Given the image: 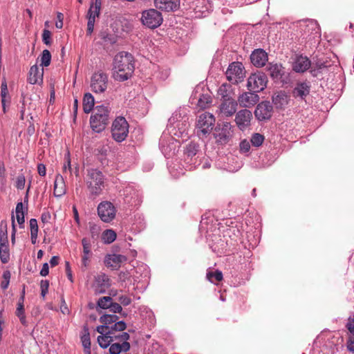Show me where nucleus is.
Returning a JSON list of instances; mask_svg holds the SVG:
<instances>
[{"label":"nucleus","mask_w":354,"mask_h":354,"mask_svg":"<svg viewBox=\"0 0 354 354\" xmlns=\"http://www.w3.org/2000/svg\"><path fill=\"white\" fill-rule=\"evenodd\" d=\"M84 334L81 336V342L84 348H91L90 333L87 326H84Z\"/></svg>","instance_id":"nucleus-39"},{"label":"nucleus","mask_w":354,"mask_h":354,"mask_svg":"<svg viewBox=\"0 0 354 354\" xmlns=\"http://www.w3.org/2000/svg\"><path fill=\"white\" fill-rule=\"evenodd\" d=\"M11 220H12L11 241H12V244H15V243L16 226H15V216H14L13 214L11 216Z\"/></svg>","instance_id":"nucleus-61"},{"label":"nucleus","mask_w":354,"mask_h":354,"mask_svg":"<svg viewBox=\"0 0 354 354\" xmlns=\"http://www.w3.org/2000/svg\"><path fill=\"white\" fill-rule=\"evenodd\" d=\"M211 102L212 100L209 95H203V97H200L198 100V104L200 107L205 109L206 105Z\"/></svg>","instance_id":"nucleus-53"},{"label":"nucleus","mask_w":354,"mask_h":354,"mask_svg":"<svg viewBox=\"0 0 354 354\" xmlns=\"http://www.w3.org/2000/svg\"><path fill=\"white\" fill-rule=\"evenodd\" d=\"M162 21L161 12L156 9L151 8L142 12V24L149 28L153 29L160 26Z\"/></svg>","instance_id":"nucleus-7"},{"label":"nucleus","mask_w":354,"mask_h":354,"mask_svg":"<svg viewBox=\"0 0 354 354\" xmlns=\"http://www.w3.org/2000/svg\"><path fill=\"white\" fill-rule=\"evenodd\" d=\"M157 8L166 12L177 10L180 7V0H154Z\"/></svg>","instance_id":"nucleus-21"},{"label":"nucleus","mask_w":354,"mask_h":354,"mask_svg":"<svg viewBox=\"0 0 354 354\" xmlns=\"http://www.w3.org/2000/svg\"><path fill=\"white\" fill-rule=\"evenodd\" d=\"M259 100L257 92H244L238 97V102L241 107H251L256 104Z\"/></svg>","instance_id":"nucleus-16"},{"label":"nucleus","mask_w":354,"mask_h":354,"mask_svg":"<svg viewBox=\"0 0 354 354\" xmlns=\"http://www.w3.org/2000/svg\"><path fill=\"white\" fill-rule=\"evenodd\" d=\"M109 310L112 313H120L123 317H126L127 315V313L122 311L121 305L117 302H114L113 301L111 302Z\"/></svg>","instance_id":"nucleus-43"},{"label":"nucleus","mask_w":354,"mask_h":354,"mask_svg":"<svg viewBox=\"0 0 354 354\" xmlns=\"http://www.w3.org/2000/svg\"><path fill=\"white\" fill-rule=\"evenodd\" d=\"M10 104V95H8L6 97L1 98V105H2L3 111L4 113H6L7 112L6 106L7 105L9 106Z\"/></svg>","instance_id":"nucleus-62"},{"label":"nucleus","mask_w":354,"mask_h":354,"mask_svg":"<svg viewBox=\"0 0 354 354\" xmlns=\"http://www.w3.org/2000/svg\"><path fill=\"white\" fill-rule=\"evenodd\" d=\"M6 183V167L3 162L0 163V183L5 185Z\"/></svg>","instance_id":"nucleus-55"},{"label":"nucleus","mask_w":354,"mask_h":354,"mask_svg":"<svg viewBox=\"0 0 354 354\" xmlns=\"http://www.w3.org/2000/svg\"><path fill=\"white\" fill-rule=\"evenodd\" d=\"M268 59L267 53L261 48L255 49L250 55L251 62L256 67H262L265 66Z\"/></svg>","instance_id":"nucleus-18"},{"label":"nucleus","mask_w":354,"mask_h":354,"mask_svg":"<svg viewBox=\"0 0 354 354\" xmlns=\"http://www.w3.org/2000/svg\"><path fill=\"white\" fill-rule=\"evenodd\" d=\"M226 88H227V86L225 84H223L219 88L218 91V94L220 95H221L223 100H225V99H227V98H231L230 96L229 95V94L227 93V91Z\"/></svg>","instance_id":"nucleus-56"},{"label":"nucleus","mask_w":354,"mask_h":354,"mask_svg":"<svg viewBox=\"0 0 354 354\" xmlns=\"http://www.w3.org/2000/svg\"><path fill=\"white\" fill-rule=\"evenodd\" d=\"M237 102L232 98H227L223 101L220 106V110L222 114L226 117L233 115L237 109Z\"/></svg>","instance_id":"nucleus-20"},{"label":"nucleus","mask_w":354,"mask_h":354,"mask_svg":"<svg viewBox=\"0 0 354 354\" xmlns=\"http://www.w3.org/2000/svg\"><path fill=\"white\" fill-rule=\"evenodd\" d=\"M41 66H48L51 62V54L48 50H44L41 55Z\"/></svg>","instance_id":"nucleus-42"},{"label":"nucleus","mask_w":354,"mask_h":354,"mask_svg":"<svg viewBox=\"0 0 354 354\" xmlns=\"http://www.w3.org/2000/svg\"><path fill=\"white\" fill-rule=\"evenodd\" d=\"M348 330V339L347 341V348L349 351L354 353V321L346 324Z\"/></svg>","instance_id":"nucleus-33"},{"label":"nucleus","mask_w":354,"mask_h":354,"mask_svg":"<svg viewBox=\"0 0 354 354\" xmlns=\"http://www.w3.org/2000/svg\"><path fill=\"white\" fill-rule=\"evenodd\" d=\"M95 99L93 95L90 93L84 94L83 97V110L86 113H89L92 110H94Z\"/></svg>","instance_id":"nucleus-31"},{"label":"nucleus","mask_w":354,"mask_h":354,"mask_svg":"<svg viewBox=\"0 0 354 354\" xmlns=\"http://www.w3.org/2000/svg\"><path fill=\"white\" fill-rule=\"evenodd\" d=\"M51 215L49 212H44L41 214V220L44 223H48L50 222Z\"/></svg>","instance_id":"nucleus-64"},{"label":"nucleus","mask_w":354,"mask_h":354,"mask_svg":"<svg viewBox=\"0 0 354 354\" xmlns=\"http://www.w3.org/2000/svg\"><path fill=\"white\" fill-rule=\"evenodd\" d=\"M113 341H115L114 335H110L108 333L97 337V342L100 346L103 348H106L108 346H110Z\"/></svg>","instance_id":"nucleus-34"},{"label":"nucleus","mask_w":354,"mask_h":354,"mask_svg":"<svg viewBox=\"0 0 354 354\" xmlns=\"http://www.w3.org/2000/svg\"><path fill=\"white\" fill-rule=\"evenodd\" d=\"M234 127L227 122H223L221 127H216L215 137L221 143H227L233 136Z\"/></svg>","instance_id":"nucleus-14"},{"label":"nucleus","mask_w":354,"mask_h":354,"mask_svg":"<svg viewBox=\"0 0 354 354\" xmlns=\"http://www.w3.org/2000/svg\"><path fill=\"white\" fill-rule=\"evenodd\" d=\"M118 318V315L114 314H104L100 317L99 321L102 324L97 326L96 330L100 333L101 335L106 334L109 324H112Z\"/></svg>","instance_id":"nucleus-19"},{"label":"nucleus","mask_w":354,"mask_h":354,"mask_svg":"<svg viewBox=\"0 0 354 354\" xmlns=\"http://www.w3.org/2000/svg\"><path fill=\"white\" fill-rule=\"evenodd\" d=\"M113 138L118 142L125 140L129 133V124L124 117H118L112 124Z\"/></svg>","instance_id":"nucleus-5"},{"label":"nucleus","mask_w":354,"mask_h":354,"mask_svg":"<svg viewBox=\"0 0 354 354\" xmlns=\"http://www.w3.org/2000/svg\"><path fill=\"white\" fill-rule=\"evenodd\" d=\"M62 171L64 174H67L68 173H69V174L71 175L72 168L69 154H68L67 157L65 158V162L62 167Z\"/></svg>","instance_id":"nucleus-49"},{"label":"nucleus","mask_w":354,"mask_h":354,"mask_svg":"<svg viewBox=\"0 0 354 354\" xmlns=\"http://www.w3.org/2000/svg\"><path fill=\"white\" fill-rule=\"evenodd\" d=\"M82 244L83 246V255L82 257V265L86 268L88 265L91 252V241L87 238H83L82 240Z\"/></svg>","instance_id":"nucleus-28"},{"label":"nucleus","mask_w":354,"mask_h":354,"mask_svg":"<svg viewBox=\"0 0 354 354\" xmlns=\"http://www.w3.org/2000/svg\"><path fill=\"white\" fill-rule=\"evenodd\" d=\"M42 41L46 45L51 44V32L47 29H44L42 33Z\"/></svg>","instance_id":"nucleus-54"},{"label":"nucleus","mask_w":354,"mask_h":354,"mask_svg":"<svg viewBox=\"0 0 354 354\" xmlns=\"http://www.w3.org/2000/svg\"><path fill=\"white\" fill-rule=\"evenodd\" d=\"M2 277L3 280L1 283V287L3 290H6L8 288L10 283L11 277L10 272L9 270L4 271Z\"/></svg>","instance_id":"nucleus-46"},{"label":"nucleus","mask_w":354,"mask_h":354,"mask_svg":"<svg viewBox=\"0 0 354 354\" xmlns=\"http://www.w3.org/2000/svg\"><path fill=\"white\" fill-rule=\"evenodd\" d=\"M114 337L115 340L118 342L111 344L109 347L111 354H120L122 351L126 352L130 349V344L127 342L130 338L129 333L122 332Z\"/></svg>","instance_id":"nucleus-11"},{"label":"nucleus","mask_w":354,"mask_h":354,"mask_svg":"<svg viewBox=\"0 0 354 354\" xmlns=\"http://www.w3.org/2000/svg\"><path fill=\"white\" fill-rule=\"evenodd\" d=\"M30 234H38V224L35 218L30 220Z\"/></svg>","instance_id":"nucleus-57"},{"label":"nucleus","mask_w":354,"mask_h":354,"mask_svg":"<svg viewBox=\"0 0 354 354\" xmlns=\"http://www.w3.org/2000/svg\"><path fill=\"white\" fill-rule=\"evenodd\" d=\"M311 66L310 60L306 56H298L293 63L292 69L297 73H304Z\"/></svg>","instance_id":"nucleus-24"},{"label":"nucleus","mask_w":354,"mask_h":354,"mask_svg":"<svg viewBox=\"0 0 354 354\" xmlns=\"http://www.w3.org/2000/svg\"><path fill=\"white\" fill-rule=\"evenodd\" d=\"M273 107L268 101H263L257 104L254 110V115L257 120L264 121L271 118Z\"/></svg>","instance_id":"nucleus-12"},{"label":"nucleus","mask_w":354,"mask_h":354,"mask_svg":"<svg viewBox=\"0 0 354 354\" xmlns=\"http://www.w3.org/2000/svg\"><path fill=\"white\" fill-rule=\"evenodd\" d=\"M127 260L124 255L111 254H107L105 257L104 263L106 266L112 268L113 269H118L120 267L121 263Z\"/></svg>","instance_id":"nucleus-23"},{"label":"nucleus","mask_w":354,"mask_h":354,"mask_svg":"<svg viewBox=\"0 0 354 354\" xmlns=\"http://www.w3.org/2000/svg\"><path fill=\"white\" fill-rule=\"evenodd\" d=\"M310 87L309 82H298L292 92L293 97L300 100H305L310 94Z\"/></svg>","instance_id":"nucleus-17"},{"label":"nucleus","mask_w":354,"mask_h":354,"mask_svg":"<svg viewBox=\"0 0 354 354\" xmlns=\"http://www.w3.org/2000/svg\"><path fill=\"white\" fill-rule=\"evenodd\" d=\"M88 22H87V35H91L94 29L95 24V19L93 16H87Z\"/></svg>","instance_id":"nucleus-52"},{"label":"nucleus","mask_w":354,"mask_h":354,"mask_svg":"<svg viewBox=\"0 0 354 354\" xmlns=\"http://www.w3.org/2000/svg\"><path fill=\"white\" fill-rule=\"evenodd\" d=\"M0 259L3 263H6L10 259L8 241H0Z\"/></svg>","instance_id":"nucleus-32"},{"label":"nucleus","mask_w":354,"mask_h":354,"mask_svg":"<svg viewBox=\"0 0 354 354\" xmlns=\"http://www.w3.org/2000/svg\"><path fill=\"white\" fill-rule=\"evenodd\" d=\"M113 301V299L110 296H104L99 298L97 301L96 310L100 313L99 308L103 310L109 309L111 302Z\"/></svg>","instance_id":"nucleus-35"},{"label":"nucleus","mask_w":354,"mask_h":354,"mask_svg":"<svg viewBox=\"0 0 354 354\" xmlns=\"http://www.w3.org/2000/svg\"><path fill=\"white\" fill-rule=\"evenodd\" d=\"M250 142L246 139L241 140L239 144V150L241 153L248 155L250 150Z\"/></svg>","instance_id":"nucleus-47"},{"label":"nucleus","mask_w":354,"mask_h":354,"mask_svg":"<svg viewBox=\"0 0 354 354\" xmlns=\"http://www.w3.org/2000/svg\"><path fill=\"white\" fill-rule=\"evenodd\" d=\"M111 285V280L108 275L104 273L97 274L95 277V282L93 284L95 294L100 295L105 293Z\"/></svg>","instance_id":"nucleus-15"},{"label":"nucleus","mask_w":354,"mask_h":354,"mask_svg":"<svg viewBox=\"0 0 354 354\" xmlns=\"http://www.w3.org/2000/svg\"><path fill=\"white\" fill-rule=\"evenodd\" d=\"M265 140L264 136L259 133H254L252 135L250 142L253 147H259L262 145Z\"/></svg>","instance_id":"nucleus-41"},{"label":"nucleus","mask_w":354,"mask_h":354,"mask_svg":"<svg viewBox=\"0 0 354 354\" xmlns=\"http://www.w3.org/2000/svg\"><path fill=\"white\" fill-rule=\"evenodd\" d=\"M0 241H8L7 233V223L5 221H1L0 225Z\"/></svg>","instance_id":"nucleus-44"},{"label":"nucleus","mask_w":354,"mask_h":354,"mask_svg":"<svg viewBox=\"0 0 354 354\" xmlns=\"http://www.w3.org/2000/svg\"><path fill=\"white\" fill-rule=\"evenodd\" d=\"M111 108L109 106L97 105L90 118V126L95 133L102 132L109 123Z\"/></svg>","instance_id":"nucleus-3"},{"label":"nucleus","mask_w":354,"mask_h":354,"mask_svg":"<svg viewBox=\"0 0 354 354\" xmlns=\"http://www.w3.org/2000/svg\"><path fill=\"white\" fill-rule=\"evenodd\" d=\"M44 70L39 71L37 65L30 67L28 81L31 84H40L43 82Z\"/></svg>","instance_id":"nucleus-26"},{"label":"nucleus","mask_w":354,"mask_h":354,"mask_svg":"<svg viewBox=\"0 0 354 354\" xmlns=\"http://www.w3.org/2000/svg\"><path fill=\"white\" fill-rule=\"evenodd\" d=\"M199 148V145L195 142L192 141L188 143L184 149V153L186 156L185 161L187 162H192L198 152Z\"/></svg>","instance_id":"nucleus-27"},{"label":"nucleus","mask_w":354,"mask_h":354,"mask_svg":"<svg viewBox=\"0 0 354 354\" xmlns=\"http://www.w3.org/2000/svg\"><path fill=\"white\" fill-rule=\"evenodd\" d=\"M266 69L268 71L270 76L274 81L283 82L282 78L285 74V71L284 68L281 64L270 63Z\"/></svg>","instance_id":"nucleus-22"},{"label":"nucleus","mask_w":354,"mask_h":354,"mask_svg":"<svg viewBox=\"0 0 354 354\" xmlns=\"http://www.w3.org/2000/svg\"><path fill=\"white\" fill-rule=\"evenodd\" d=\"M49 288V281L48 280H41L40 282V288H41V296L43 298H45L46 295L48 291Z\"/></svg>","instance_id":"nucleus-50"},{"label":"nucleus","mask_w":354,"mask_h":354,"mask_svg":"<svg viewBox=\"0 0 354 354\" xmlns=\"http://www.w3.org/2000/svg\"><path fill=\"white\" fill-rule=\"evenodd\" d=\"M66 193V187L63 176L57 174L54 183V195L60 197Z\"/></svg>","instance_id":"nucleus-29"},{"label":"nucleus","mask_w":354,"mask_h":354,"mask_svg":"<svg viewBox=\"0 0 354 354\" xmlns=\"http://www.w3.org/2000/svg\"><path fill=\"white\" fill-rule=\"evenodd\" d=\"M89 230L93 238L99 234V227L95 224H90Z\"/></svg>","instance_id":"nucleus-63"},{"label":"nucleus","mask_w":354,"mask_h":354,"mask_svg":"<svg viewBox=\"0 0 354 354\" xmlns=\"http://www.w3.org/2000/svg\"><path fill=\"white\" fill-rule=\"evenodd\" d=\"M118 301L120 305L124 306H129L131 303V299L127 295H121L118 297Z\"/></svg>","instance_id":"nucleus-59"},{"label":"nucleus","mask_w":354,"mask_h":354,"mask_svg":"<svg viewBox=\"0 0 354 354\" xmlns=\"http://www.w3.org/2000/svg\"><path fill=\"white\" fill-rule=\"evenodd\" d=\"M16 316L19 318L21 324L24 326H28V322L26 321L25 315L24 305H17L16 312Z\"/></svg>","instance_id":"nucleus-40"},{"label":"nucleus","mask_w":354,"mask_h":354,"mask_svg":"<svg viewBox=\"0 0 354 354\" xmlns=\"http://www.w3.org/2000/svg\"><path fill=\"white\" fill-rule=\"evenodd\" d=\"M252 113L247 109H241L236 113L234 121L236 126L241 131H245L251 125Z\"/></svg>","instance_id":"nucleus-13"},{"label":"nucleus","mask_w":354,"mask_h":354,"mask_svg":"<svg viewBox=\"0 0 354 354\" xmlns=\"http://www.w3.org/2000/svg\"><path fill=\"white\" fill-rule=\"evenodd\" d=\"M267 83V75L263 72L258 71L249 76L246 86L248 91L259 93L266 87Z\"/></svg>","instance_id":"nucleus-6"},{"label":"nucleus","mask_w":354,"mask_h":354,"mask_svg":"<svg viewBox=\"0 0 354 354\" xmlns=\"http://www.w3.org/2000/svg\"><path fill=\"white\" fill-rule=\"evenodd\" d=\"M206 277L211 283H216L223 280V273L219 270H216L214 272H208Z\"/></svg>","instance_id":"nucleus-38"},{"label":"nucleus","mask_w":354,"mask_h":354,"mask_svg":"<svg viewBox=\"0 0 354 354\" xmlns=\"http://www.w3.org/2000/svg\"><path fill=\"white\" fill-rule=\"evenodd\" d=\"M100 37L107 44H113L116 42L115 36L106 32H101Z\"/></svg>","instance_id":"nucleus-48"},{"label":"nucleus","mask_w":354,"mask_h":354,"mask_svg":"<svg viewBox=\"0 0 354 354\" xmlns=\"http://www.w3.org/2000/svg\"><path fill=\"white\" fill-rule=\"evenodd\" d=\"M85 183L90 198L95 199L102 194L105 186V176L97 169H88Z\"/></svg>","instance_id":"nucleus-2"},{"label":"nucleus","mask_w":354,"mask_h":354,"mask_svg":"<svg viewBox=\"0 0 354 354\" xmlns=\"http://www.w3.org/2000/svg\"><path fill=\"white\" fill-rule=\"evenodd\" d=\"M116 233L113 230H106L103 232L102 239L104 243L110 244L116 239Z\"/></svg>","instance_id":"nucleus-37"},{"label":"nucleus","mask_w":354,"mask_h":354,"mask_svg":"<svg viewBox=\"0 0 354 354\" xmlns=\"http://www.w3.org/2000/svg\"><path fill=\"white\" fill-rule=\"evenodd\" d=\"M135 70L133 56L126 51L117 53L113 62V77L115 80L124 82L129 80Z\"/></svg>","instance_id":"nucleus-1"},{"label":"nucleus","mask_w":354,"mask_h":354,"mask_svg":"<svg viewBox=\"0 0 354 354\" xmlns=\"http://www.w3.org/2000/svg\"><path fill=\"white\" fill-rule=\"evenodd\" d=\"M215 124V118L213 114L205 112L201 114L196 122L197 135L205 136L211 133Z\"/></svg>","instance_id":"nucleus-4"},{"label":"nucleus","mask_w":354,"mask_h":354,"mask_svg":"<svg viewBox=\"0 0 354 354\" xmlns=\"http://www.w3.org/2000/svg\"><path fill=\"white\" fill-rule=\"evenodd\" d=\"M227 80L234 84L241 82L245 77V69L243 64L239 62L231 63L225 73Z\"/></svg>","instance_id":"nucleus-8"},{"label":"nucleus","mask_w":354,"mask_h":354,"mask_svg":"<svg viewBox=\"0 0 354 354\" xmlns=\"http://www.w3.org/2000/svg\"><path fill=\"white\" fill-rule=\"evenodd\" d=\"M97 214L100 219L104 223L112 221L116 214V209L110 201H102L97 206Z\"/></svg>","instance_id":"nucleus-10"},{"label":"nucleus","mask_w":354,"mask_h":354,"mask_svg":"<svg viewBox=\"0 0 354 354\" xmlns=\"http://www.w3.org/2000/svg\"><path fill=\"white\" fill-rule=\"evenodd\" d=\"M24 214H25V212L20 213V214H16V218H17V223H18L20 228L24 227V223H25Z\"/></svg>","instance_id":"nucleus-60"},{"label":"nucleus","mask_w":354,"mask_h":354,"mask_svg":"<svg viewBox=\"0 0 354 354\" xmlns=\"http://www.w3.org/2000/svg\"><path fill=\"white\" fill-rule=\"evenodd\" d=\"M109 149V147L107 145H101L95 149V155L102 160L106 156Z\"/></svg>","instance_id":"nucleus-45"},{"label":"nucleus","mask_w":354,"mask_h":354,"mask_svg":"<svg viewBox=\"0 0 354 354\" xmlns=\"http://www.w3.org/2000/svg\"><path fill=\"white\" fill-rule=\"evenodd\" d=\"M121 195H122L127 203H130L131 200L134 198L136 195V191L131 185H127L122 191Z\"/></svg>","instance_id":"nucleus-36"},{"label":"nucleus","mask_w":354,"mask_h":354,"mask_svg":"<svg viewBox=\"0 0 354 354\" xmlns=\"http://www.w3.org/2000/svg\"><path fill=\"white\" fill-rule=\"evenodd\" d=\"M108 86V75L106 73L98 71L93 74L91 78V89L95 93H104Z\"/></svg>","instance_id":"nucleus-9"},{"label":"nucleus","mask_w":354,"mask_h":354,"mask_svg":"<svg viewBox=\"0 0 354 354\" xmlns=\"http://www.w3.org/2000/svg\"><path fill=\"white\" fill-rule=\"evenodd\" d=\"M127 328V324L124 321H119V317L113 322L112 324H109L107 333L110 335H117V332H123Z\"/></svg>","instance_id":"nucleus-30"},{"label":"nucleus","mask_w":354,"mask_h":354,"mask_svg":"<svg viewBox=\"0 0 354 354\" xmlns=\"http://www.w3.org/2000/svg\"><path fill=\"white\" fill-rule=\"evenodd\" d=\"M8 95H9L8 89L6 81L4 80L1 82V97L4 98V97H6Z\"/></svg>","instance_id":"nucleus-58"},{"label":"nucleus","mask_w":354,"mask_h":354,"mask_svg":"<svg viewBox=\"0 0 354 354\" xmlns=\"http://www.w3.org/2000/svg\"><path fill=\"white\" fill-rule=\"evenodd\" d=\"M290 97L285 91H280L272 96V100L276 109H283L288 104Z\"/></svg>","instance_id":"nucleus-25"},{"label":"nucleus","mask_w":354,"mask_h":354,"mask_svg":"<svg viewBox=\"0 0 354 354\" xmlns=\"http://www.w3.org/2000/svg\"><path fill=\"white\" fill-rule=\"evenodd\" d=\"M25 183H26V178H25L24 175L23 174H19L17 177L15 186L18 189H23L25 187Z\"/></svg>","instance_id":"nucleus-51"}]
</instances>
